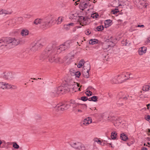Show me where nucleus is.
Listing matches in <instances>:
<instances>
[{"label": "nucleus", "instance_id": "1", "mask_svg": "<svg viewBox=\"0 0 150 150\" xmlns=\"http://www.w3.org/2000/svg\"><path fill=\"white\" fill-rule=\"evenodd\" d=\"M48 58L49 61L51 63L60 62V58L57 57L55 54V50L52 47L45 49L40 56L41 59L42 60Z\"/></svg>", "mask_w": 150, "mask_h": 150}, {"label": "nucleus", "instance_id": "2", "mask_svg": "<svg viewBox=\"0 0 150 150\" xmlns=\"http://www.w3.org/2000/svg\"><path fill=\"white\" fill-rule=\"evenodd\" d=\"M2 42L6 44V46L12 47L18 45L19 41V40L14 38H6L4 39L0 40V43Z\"/></svg>", "mask_w": 150, "mask_h": 150}, {"label": "nucleus", "instance_id": "3", "mask_svg": "<svg viewBox=\"0 0 150 150\" xmlns=\"http://www.w3.org/2000/svg\"><path fill=\"white\" fill-rule=\"evenodd\" d=\"M130 74L129 73H123L117 75L118 83H121L130 78Z\"/></svg>", "mask_w": 150, "mask_h": 150}, {"label": "nucleus", "instance_id": "4", "mask_svg": "<svg viewBox=\"0 0 150 150\" xmlns=\"http://www.w3.org/2000/svg\"><path fill=\"white\" fill-rule=\"evenodd\" d=\"M134 2L139 9H143L148 8V4L144 0H134Z\"/></svg>", "mask_w": 150, "mask_h": 150}, {"label": "nucleus", "instance_id": "5", "mask_svg": "<svg viewBox=\"0 0 150 150\" xmlns=\"http://www.w3.org/2000/svg\"><path fill=\"white\" fill-rule=\"evenodd\" d=\"M71 145L77 150H86L84 145L79 142H71Z\"/></svg>", "mask_w": 150, "mask_h": 150}, {"label": "nucleus", "instance_id": "6", "mask_svg": "<svg viewBox=\"0 0 150 150\" xmlns=\"http://www.w3.org/2000/svg\"><path fill=\"white\" fill-rule=\"evenodd\" d=\"M50 20L47 21H46L45 20H43L38 18L36 19L35 20L34 23L36 25H38V24L41 23L42 24V25H45V26H47L50 23V21L52 20V18H53L52 16H50Z\"/></svg>", "mask_w": 150, "mask_h": 150}, {"label": "nucleus", "instance_id": "7", "mask_svg": "<svg viewBox=\"0 0 150 150\" xmlns=\"http://www.w3.org/2000/svg\"><path fill=\"white\" fill-rule=\"evenodd\" d=\"M57 93L58 95H61L63 94L69 92V89L67 88L66 86H59L57 89H56Z\"/></svg>", "mask_w": 150, "mask_h": 150}, {"label": "nucleus", "instance_id": "8", "mask_svg": "<svg viewBox=\"0 0 150 150\" xmlns=\"http://www.w3.org/2000/svg\"><path fill=\"white\" fill-rule=\"evenodd\" d=\"M129 2L126 0H119L118 1V6H123L122 8H130V6H129Z\"/></svg>", "mask_w": 150, "mask_h": 150}, {"label": "nucleus", "instance_id": "9", "mask_svg": "<svg viewBox=\"0 0 150 150\" xmlns=\"http://www.w3.org/2000/svg\"><path fill=\"white\" fill-rule=\"evenodd\" d=\"M80 6L82 8H80L81 9H84L88 7V9H93V5H91L90 4L89 2L85 3L83 2L80 4Z\"/></svg>", "mask_w": 150, "mask_h": 150}, {"label": "nucleus", "instance_id": "10", "mask_svg": "<svg viewBox=\"0 0 150 150\" xmlns=\"http://www.w3.org/2000/svg\"><path fill=\"white\" fill-rule=\"evenodd\" d=\"M69 47V45L68 43L65 42L64 44L61 45L59 49L61 51L65 50Z\"/></svg>", "mask_w": 150, "mask_h": 150}, {"label": "nucleus", "instance_id": "11", "mask_svg": "<svg viewBox=\"0 0 150 150\" xmlns=\"http://www.w3.org/2000/svg\"><path fill=\"white\" fill-rule=\"evenodd\" d=\"M43 45L40 42H38L36 43L35 45L33 47L32 50L33 51H36L38 50L40 48L42 47Z\"/></svg>", "mask_w": 150, "mask_h": 150}, {"label": "nucleus", "instance_id": "12", "mask_svg": "<svg viewBox=\"0 0 150 150\" xmlns=\"http://www.w3.org/2000/svg\"><path fill=\"white\" fill-rule=\"evenodd\" d=\"M4 77L7 80H11L13 78L12 74L10 72L5 73Z\"/></svg>", "mask_w": 150, "mask_h": 150}, {"label": "nucleus", "instance_id": "13", "mask_svg": "<svg viewBox=\"0 0 150 150\" xmlns=\"http://www.w3.org/2000/svg\"><path fill=\"white\" fill-rule=\"evenodd\" d=\"M90 68L91 67L90 64L88 62H85L83 67V71H89Z\"/></svg>", "mask_w": 150, "mask_h": 150}, {"label": "nucleus", "instance_id": "14", "mask_svg": "<svg viewBox=\"0 0 150 150\" xmlns=\"http://www.w3.org/2000/svg\"><path fill=\"white\" fill-rule=\"evenodd\" d=\"M92 119L90 117H88L84 120L83 121V125L87 126L92 122Z\"/></svg>", "mask_w": 150, "mask_h": 150}, {"label": "nucleus", "instance_id": "15", "mask_svg": "<svg viewBox=\"0 0 150 150\" xmlns=\"http://www.w3.org/2000/svg\"><path fill=\"white\" fill-rule=\"evenodd\" d=\"M147 48L145 47H140L138 50L139 54L140 55H142L146 52Z\"/></svg>", "mask_w": 150, "mask_h": 150}, {"label": "nucleus", "instance_id": "16", "mask_svg": "<svg viewBox=\"0 0 150 150\" xmlns=\"http://www.w3.org/2000/svg\"><path fill=\"white\" fill-rule=\"evenodd\" d=\"M49 95L50 96L52 97L57 96L58 95L57 93L56 89H54L52 90L49 93Z\"/></svg>", "mask_w": 150, "mask_h": 150}, {"label": "nucleus", "instance_id": "17", "mask_svg": "<svg viewBox=\"0 0 150 150\" xmlns=\"http://www.w3.org/2000/svg\"><path fill=\"white\" fill-rule=\"evenodd\" d=\"M17 88V87L14 85H11L8 83L5 84V89H15Z\"/></svg>", "mask_w": 150, "mask_h": 150}, {"label": "nucleus", "instance_id": "18", "mask_svg": "<svg viewBox=\"0 0 150 150\" xmlns=\"http://www.w3.org/2000/svg\"><path fill=\"white\" fill-rule=\"evenodd\" d=\"M119 95L120 96L119 99L120 100L123 99L126 100L128 99V97H129L128 95L125 96L124 93L122 92L120 93Z\"/></svg>", "mask_w": 150, "mask_h": 150}, {"label": "nucleus", "instance_id": "19", "mask_svg": "<svg viewBox=\"0 0 150 150\" xmlns=\"http://www.w3.org/2000/svg\"><path fill=\"white\" fill-rule=\"evenodd\" d=\"M57 108V109L59 110L64 111L66 110V109H65V108L64 104H62V103L57 105L56 106V108Z\"/></svg>", "mask_w": 150, "mask_h": 150}, {"label": "nucleus", "instance_id": "20", "mask_svg": "<svg viewBox=\"0 0 150 150\" xmlns=\"http://www.w3.org/2000/svg\"><path fill=\"white\" fill-rule=\"evenodd\" d=\"M74 55L70 53L68 54L64 58V60L68 59L69 61L71 60L74 58Z\"/></svg>", "mask_w": 150, "mask_h": 150}, {"label": "nucleus", "instance_id": "21", "mask_svg": "<svg viewBox=\"0 0 150 150\" xmlns=\"http://www.w3.org/2000/svg\"><path fill=\"white\" fill-rule=\"evenodd\" d=\"M11 11H9L7 10H1L0 11V15L5 16L6 14H10L12 13Z\"/></svg>", "mask_w": 150, "mask_h": 150}, {"label": "nucleus", "instance_id": "22", "mask_svg": "<svg viewBox=\"0 0 150 150\" xmlns=\"http://www.w3.org/2000/svg\"><path fill=\"white\" fill-rule=\"evenodd\" d=\"M72 83H74V87L73 88V91H74L75 92L77 91L78 88L80 86L79 84L74 82H72Z\"/></svg>", "mask_w": 150, "mask_h": 150}, {"label": "nucleus", "instance_id": "23", "mask_svg": "<svg viewBox=\"0 0 150 150\" xmlns=\"http://www.w3.org/2000/svg\"><path fill=\"white\" fill-rule=\"evenodd\" d=\"M142 90L144 91H147L150 90V83L149 84L145 85L143 86Z\"/></svg>", "mask_w": 150, "mask_h": 150}, {"label": "nucleus", "instance_id": "24", "mask_svg": "<svg viewBox=\"0 0 150 150\" xmlns=\"http://www.w3.org/2000/svg\"><path fill=\"white\" fill-rule=\"evenodd\" d=\"M29 33L28 30L26 29H23L21 30V34L23 36H25L28 35Z\"/></svg>", "mask_w": 150, "mask_h": 150}, {"label": "nucleus", "instance_id": "25", "mask_svg": "<svg viewBox=\"0 0 150 150\" xmlns=\"http://www.w3.org/2000/svg\"><path fill=\"white\" fill-rule=\"evenodd\" d=\"M72 82H73L72 81H71L67 85H65V86L69 89V91L71 90H72L73 91V88L74 87V86L73 85H74V83H72Z\"/></svg>", "mask_w": 150, "mask_h": 150}, {"label": "nucleus", "instance_id": "26", "mask_svg": "<svg viewBox=\"0 0 150 150\" xmlns=\"http://www.w3.org/2000/svg\"><path fill=\"white\" fill-rule=\"evenodd\" d=\"M112 21L110 19L107 20L105 21V28H108L109 26L110 25V23Z\"/></svg>", "mask_w": 150, "mask_h": 150}, {"label": "nucleus", "instance_id": "27", "mask_svg": "<svg viewBox=\"0 0 150 150\" xmlns=\"http://www.w3.org/2000/svg\"><path fill=\"white\" fill-rule=\"evenodd\" d=\"M120 139L122 140L125 141L128 139V137L127 135L124 133L120 134Z\"/></svg>", "mask_w": 150, "mask_h": 150}, {"label": "nucleus", "instance_id": "28", "mask_svg": "<svg viewBox=\"0 0 150 150\" xmlns=\"http://www.w3.org/2000/svg\"><path fill=\"white\" fill-rule=\"evenodd\" d=\"M88 21V19L87 17H85L84 19L82 21V22H81L80 23V24L82 26H83L84 25H86L87 24V23Z\"/></svg>", "mask_w": 150, "mask_h": 150}, {"label": "nucleus", "instance_id": "29", "mask_svg": "<svg viewBox=\"0 0 150 150\" xmlns=\"http://www.w3.org/2000/svg\"><path fill=\"white\" fill-rule=\"evenodd\" d=\"M117 76L112 78L110 80V82L112 83H118V80Z\"/></svg>", "mask_w": 150, "mask_h": 150}, {"label": "nucleus", "instance_id": "30", "mask_svg": "<svg viewBox=\"0 0 150 150\" xmlns=\"http://www.w3.org/2000/svg\"><path fill=\"white\" fill-rule=\"evenodd\" d=\"M122 44L123 46H129L130 44V43L129 41L126 40L122 41Z\"/></svg>", "mask_w": 150, "mask_h": 150}, {"label": "nucleus", "instance_id": "31", "mask_svg": "<svg viewBox=\"0 0 150 150\" xmlns=\"http://www.w3.org/2000/svg\"><path fill=\"white\" fill-rule=\"evenodd\" d=\"M85 63L83 59H81L79 62V64L77 65L79 68H81L84 64Z\"/></svg>", "mask_w": 150, "mask_h": 150}, {"label": "nucleus", "instance_id": "32", "mask_svg": "<svg viewBox=\"0 0 150 150\" xmlns=\"http://www.w3.org/2000/svg\"><path fill=\"white\" fill-rule=\"evenodd\" d=\"M79 14L78 13H71L70 14V16L71 18L74 19H76V18L79 16Z\"/></svg>", "mask_w": 150, "mask_h": 150}, {"label": "nucleus", "instance_id": "33", "mask_svg": "<svg viewBox=\"0 0 150 150\" xmlns=\"http://www.w3.org/2000/svg\"><path fill=\"white\" fill-rule=\"evenodd\" d=\"M89 71H83V74L84 77L86 78H88L89 77Z\"/></svg>", "mask_w": 150, "mask_h": 150}, {"label": "nucleus", "instance_id": "34", "mask_svg": "<svg viewBox=\"0 0 150 150\" xmlns=\"http://www.w3.org/2000/svg\"><path fill=\"white\" fill-rule=\"evenodd\" d=\"M117 133L115 132H113L111 133V137L112 139H115L117 138Z\"/></svg>", "mask_w": 150, "mask_h": 150}, {"label": "nucleus", "instance_id": "35", "mask_svg": "<svg viewBox=\"0 0 150 150\" xmlns=\"http://www.w3.org/2000/svg\"><path fill=\"white\" fill-rule=\"evenodd\" d=\"M63 20V17L60 16L58 18V19L56 21V23L57 24H60Z\"/></svg>", "mask_w": 150, "mask_h": 150}, {"label": "nucleus", "instance_id": "36", "mask_svg": "<svg viewBox=\"0 0 150 150\" xmlns=\"http://www.w3.org/2000/svg\"><path fill=\"white\" fill-rule=\"evenodd\" d=\"M98 40L96 39H91L90 40L89 43L90 44L93 45L98 42Z\"/></svg>", "mask_w": 150, "mask_h": 150}, {"label": "nucleus", "instance_id": "37", "mask_svg": "<svg viewBox=\"0 0 150 150\" xmlns=\"http://www.w3.org/2000/svg\"><path fill=\"white\" fill-rule=\"evenodd\" d=\"M70 106H72L73 108H75L77 106L78 104L77 103H75L74 101L71 102L70 103Z\"/></svg>", "mask_w": 150, "mask_h": 150}, {"label": "nucleus", "instance_id": "38", "mask_svg": "<svg viewBox=\"0 0 150 150\" xmlns=\"http://www.w3.org/2000/svg\"><path fill=\"white\" fill-rule=\"evenodd\" d=\"M104 27L103 25H100L97 27L96 29L98 31H101L103 30Z\"/></svg>", "mask_w": 150, "mask_h": 150}, {"label": "nucleus", "instance_id": "39", "mask_svg": "<svg viewBox=\"0 0 150 150\" xmlns=\"http://www.w3.org/2000/svg\"><path fill=\"white\" fill-rule=\"evenodd\" d=\"M78 18H79L77 20L78 22H79V23H80L81 22H82V21L83 20V19H84L85 17H83L82 16H79Z\"/></svg>", "mask_w": 150, "mask_h": 150}, {"label": "nucleus", "instance_id": "40", "mask_svg": "<svg viewBox=\"0 0 150 150\" xmlns=\"http://www.w3.org/2000/svg\"><path fill=\"white\" fill-rule=\"evenodd\" d=\"M98 16V13H95L91 14V17L93 18H96Z\"/></svg>", "mask_w": 150, "mask_h": 150}, {"label": "nucleus", "instance_id": "41", "mask_svg": "<svg viewBox=\"0 0 150 150\" xmlns=\"http://www.w3.org/2000/svg\"><path fill=\"white\" fill-rule=\"evenodd\" d=\"M98 97L96 96H93L91 97L92 101L94 102H96L97 101Z\"/></svg>", "mask_w": 150, "mask_h": 150}, {"label": "nucleus", "instance_id": "42", "mask_svg": "<svg viewBox=\"0 0 150 150\" xmlns=\"http://www.w3.org/2000/svg\"><path fill=\"white\" fill-rule=\"evenodd\" d=\"M5 83L4 82H0V88L5 89Z\"/></svg>", "mask_w": 150, "mask_h": 150}, {"label": "nucleus", "instance_id": "43", "mask_svg": "<svg viewBox=\"0 0 150 150\" xmlns=\"http://www.w3.org/2000/svg\"><path fill=\"white\" fill-rule=\"evenodd\" d=\"M114 117L113 116L112 117L111 116H110L108 117L107 120L108 121H111L114 120Z\"/></svg>", "mask_w": 150, "mask_h": 150}, {"label": "nucleus", "instance_id": "44", "mask_svg": "<svg viewBox=\"0 0 150 150\" xmlns=\"http://www.w3.org/2000/svg\"><path fill=\"white\" fill-rule=\"evenodd\" d=\"M22 18L21 17H18V18L16 19L17 22L20 23L21 22L22 20Z\"/></svg>", "mask_w": 150, "mask_h": 150}, {"label": "nucleus", "instance_id": "45", "mask_svg": "<svg viewBox=\"0 0 150 150\" xmlns=\"http://www.w3.org/2000/svg\"><path fill=\"white\" fill-rule=\"evenodd\" d=\"M13 147L14 148L18 149L19 148V146L17 143H15L13 144Z\"/></svg>", "mask_w": 150, "mask_h": 150}, {"label": "nucleus", "instance_id": "46", "mask_svg": "<svg viewBox=\"0 0 150 150\" xmlns=\"http://www.w3.org/2000/svg\"><path fill=\"white\" fill-rule=\"evenodd\" d=\"M10 22L11 23V24H12V25H14V24L17 22L16 19H13L11 20Z\"/></svg>", "mask_w": 150, "mask_h": 150}, {"label": "nucleus", "instance_id": "47", "mask_svg": "<svg viewBox=\"0 0 150 150\" xmlns=\"http://www.w3.org/2000/svg\"><path fill=\"white\" fill-rule=\"evenodd\" d=\"M75 74L76 77L79 78L81 75V73L79 71H78Z\"/></svg>", "mask_w": 150, "mask_h": 150}, {"label": "nucleus", "instance_id": "48", "mask_svg": "<svg viewBox=\"0 0 150 150\" xmlns=\"http://www.w3.org/2000/svg\"><path fill=\"white\" fill-rule=\"evenodd\" d=\"M91 33V32L90 31L89 29H88L85 31V33L87 35H88Z\"/></svg>", "mask_w": 150, "mask_h": 150}, {"label": "nucleus", "instance_id": "49", "mask_svg": "<svg viewBox=\"0 0 150 150\" xmlns=\"http://www.w3.org/2000/svg\"><path fill=\"white\" fill-rule=\"evenodd\" d=\"M64 28L66 30L69 29L70 28V27L67 25V24L64 25Z\"/></svg>", "mask_w": 150, "mask_h": 150}, {"label": "nucleus", "instance_id": "50", "mask_svg": "<svg viewBox=\"0 0 150 150\" xmlns=\"http://www.w3.org/2000/svg\"><path fill=\"white\" fill-rule=\"evenodd\" d=\"M81 100L83 101H86L88 100V98L86 96H82L81 98Z\"/></svg>", "mask_w": 150, "mask_h": 150}, {"label": "nucleus", "instance_id": "51", "mask_svg": "<svg viewBox=\"0 0 150 150\" xmlns=\"http://www.w3.org/2000/svg\"><path fill=\"white\" fill-rule=\"evenodd\" d=\"M145 119L147 121H149L150 120V116L148 115L145 117Z\"/></svg>", "mask_w": 150, "mask_h": 150}, {"label": "nucleus", "instance_id": "52", "mask_svg": "<svg viewBox=\"0 0 150 150\" xmlns=\"http://www.w3.org/2000/svg\"><path fill=\"white\" fill-rule=\"evenodd\" d=\"M119 11L118 10H112V13L114 14H116Z\"/></svg>", "mask_w": 150, "mask_h": 150}, {"label": "nucleus", "instance_id": "53", "mask_svg": "<svg viewBox=\"0 0 150 150\" xmlns=\"http://www.w3.org/2000/svg\"><path fill=\"white\" fill-rule=\"evenodd\" d=\"M64 105L65 106V109H66V110L68 108H69L70 106V104L68 105V104H64Z\"/></svg>", "mask_w": 150, "mask_h": 150}, {"label": "nucleus", "instance_id": "54", "mask_svg": "<svg viewBox=\"0 0 150 150\" xmlns=\"http://www.w3.org/2000/svg\"><path fill=\"white\" fill-rule=\"evenodd\" d=\"M142 27L144 28V25H137V26L136 27Z\"/></svg>", "mask_w": 150, "mask_h": 150}, {"label": "nucleus", "instance_id": "55", "mask_svg": "<svg viewBox=\"0 0 150 150\" xmlns=\"http://www.w3.org/2000/svg\"><path fill=\"white\" fill-rule=\"evenodd\" d=\"M97 142L99 144H100L101 145H103L102 144V142L99 139L98 140V141Z\"/></svg>", "mask_w": 150, "mask_h": 150}, {"label": "nucleus", "instance_id": "56", "mask_svg": "<svg viewBox=\"0 0 150 150\" xmlns=\"http://www.w3.org/2000/svg\"><path fill=\"white\" fill-rule=\"evenodd\" d=\"M67 25L70 27V26L71 25L72 26H74V24L73 23H70L68 24H67Z\"/></svg>", "mask_w": 150, "mask_h": 150}, {"label": "nucleus", "instance_id": "57", "mask_svg": "<svg viewBox=\"0 0 150 150\" xmlns=\"http://www.w3.org/2000/svg\"><path fill=\"white\" fill-rule=\"evenodd\" d=\"M86 92H88L89 94V96H91L92 95V92L90 91H86Z\"/></svg>", "mask_w": 150, "mask_h": 150}, {"label": "nucleus", "instance_id": "58", "mask_svg": "<svg viewBox=\"0 0 150 150\" xmlns=\"http://www.w3.org/2000/svg\"><path fill=\"white\" fill-rule=\"evenodd\" d=\"M147 42L150 43V37H149L147 38Z\"/></svg>", "mask_w": 150, "mask_h": 150}, {"label": "nucleus", "instance_id": "59", "mask_svg": "<svg viewBox=\"0 0 150 150\" xmlns=\"http://www.w3.org/2000/svg\"><path fill=\"white\" fill-rule=\"evenodd\" d=\"M145 98V97H144V96H143V95H141L140 96V98L143 99L144 98Z\"/></svg>", "mask_w": 150, "mask_h": 150}, {"label": "nucleus", "instance_id": "60", "mask_svg": "<svg viewBox=\"0 0 150 150\" xmlns=\"http://www.w3.org/2000/svg\"><path fill=\"white\" fill-rule=\"evenodd\" d=\"M7 0H0L3 3H5L6 2Z\"/></svg>", "mask_w": 150, "mask_h": 150}, {"label": "nucleus", "instance_id": "61", "mask_svg": "<svg viewBox=\"0 0 150 150\" xmlns=\"http://www.w3.org/2000/svg\"><path fill=\"white\" fill-rule=\"evenodd\" d=\"M150 106V104H149L146 105V106L147 107V109L149 110Z\"/></svg>", "mask_w": 150, "mask_h": 150}, {"label": "nucleus", "instance_id": "62", "mask_svg": "<svg viewBox=\"0 0 150 150\" xmlns=\"http://www.w3.org/2000/svg\"><path fill=\"white\" fill-rule=\"evenodd\" d=\"M141 150H148L147 149L146 147H143L141 149Z\"/></svg>", "mask_w": 150, "mask_h": 150}, {"label": "nucleus", "instance_id": "63", "mask_svg": "<svg viewBox=\"0 0 150 150\" xmlns=\"http://www.w3.org/2000/svg\"><path fill=\"white\" fill-rule=\"evenodd\" d=\"M146 146L150 147V143L149 142L147 143V144L146 145Z\"/></svg>", "mask_w": 150, "mask_h": 150}, {"label": "nucleus", "instance_id": "64", "mask_svg": "<svg viewBox=\"0 0 150 150\" xmlns=\"http://www.w3.org/2000/svg\"><path fill=\"white\" fill-rule=\"evenodd\" d=\"M98 138H96V139H94V141L96 142H97L98 141Z\"/></svg>", "mask_w": 150, "mask_h": 150}]
</instances>
